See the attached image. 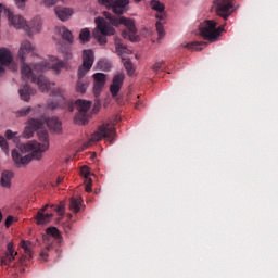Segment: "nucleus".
<instances>
[{
  "label": "nucleus",
  "mask_w": 278,
  "mask_h": 278,
  "mask_svg": "<svg viewBox=\"0 0 278 278\" xmlns=\"http://www.w3.org/2000/svg\"><path fill=\"white\" fill-rule=\"evenodd\" d=\"M45 122L38 118L28 119L27 126L24 129L25 138H31L34 132L37 131L38 141H29L20 144L18 149L12 150V160L16 168L27 166L31 160H42V153L49 150V132L42 129Z\"/></svg>",
  "instance_id": "nucleus-1"
},
{
  "label": "nucleus",
  "mask_w": 278,
  "mask_h": 278,
  "mask_svg": "<svg viewBox=\"0 0 278 278\" xmlns=\"http://www.w3.org/2000/svg\"><path fill=\"white\" fill-rule=\"evenodd\" d=\"M33 51L34 46L31 45V41H22L18 51L22 79L23 81H29L30 79L33 84H37L41 92H49V90H51V86H55V83H50L49 79L43 75H40V73H45L46 71H54V73H60V71L64 68V62L60 61L55 56H52L49 62L42 61L41 63H36L31 70V66L25 63V59L26 55H28V53H33Z\"/></svg>",
  "instance_id": "nucleus-2"
},
{
  "label": "nucleus",
  "mask_w": 278,
  "mask_h": 278,
  "mask_svg": "<svg viewBox=\"0 0 278 278\" xmlns=\"http://www.w3.org/2000/svg\"><path fill=\"white\" fill-rule=\"evenodd\" d=\"M104 16L108 18V21H110L113 27L124 25V27L127 28L126 30L122 31V37L125 40H130V42H136V40H138V37L136 36V34H138V29L136 28V21L125 16H114L110 12H104Z\"/></svg>",
  "instance_id": "nucleus-3"
},
{
  "label": "nucleus",
  "mask_w": 278,
  "mask_h": 278,
  "mask_svg": "<svg viewBox=\"0 0 278 278\" xmlns=\"http://www.w3.org/2000/svg\"><path fill=\"white\" fill-rule=\"evenodd\" d=\"M92 64H94V52L92 50H84L83 65L78 68V81L76 84V91L80 92V94L86 93V90H88V80L84 79V77L92 68Z\"/></svg>",
  "instance_id": "nucleus-4"
},
{
  "label": "nucleus",
  "mask_w": 278,
  "mask_h": 278,
  "mask_svg": "<svg viewBox=\"0 0 278 278\" xmlns=\"http://www.w3.org/2000/svg\"><path fill=\"white\" fill-rule=\"evenodd\" d=\"M8 20L15 29H24L28 36H34V34H38L42 29V21L40 17H36L31 22L27 23L24 16L14 15L11 11Z\"/></svg>",
  "instance_id": "nucleus-5"
},
{
  "label": "nucleus",
  "mask_w": 278,
  "mask_h": 278,
  "mask_svg": "<svg viewBox=\"0 0 278 278\" xmlns=\"http://www.w3.org/2000/svg\"><path fill=\"white\" fill-rule=\"evenodd\" d=\"M223 31H225V26H218V22L214 20H206L200 24V35L208 42H216Z\"/></svg>",
  "instance_id": "nucleus-6"
},
{
  "label": "nucleus",
  "mask_w": 278,
  "mask_h": 278,
  "mask_svg": "<svg viewBox=\"0 0 278 278\" xmlns=\"http://www.w3.org/2000/svg\"><path fill=\"white\" fill-rule=\"evenodd\" d=\"M103 138L104 140H109L111 144L114 142V138H116V128H114V125L106 123L99 126L98 130L91 135L89 142L84 144L85 149L94 144V142H99V140H103Z\"/></svg>",
  "instance_id": "nucleus-7"
},
{
  "label": "nucleus",
  "mask_w": 278,
  "mask_h": 278,
  "mask_svg": "<svg viewBox=\"0 0 278 278\" xmlns=\"http://www.w3.org/2000/svg\"><path fill=\"white\" fill-rule=\"evenodd\" d=\"M94 23L97 29L93 30V37L98 40L99 45H106L108 38L105 36H114L115 29L103 17H96Z\"/></svg>",
  "instance_id": "nucleus-8"
},
{
  "label": "nucleus",
  "mask_w": 278,
  "mask_h": 278,
  "mask_svg": "<svg viewBox=\"0 0 278 278\" xmlns=\"http://www.w3.org/2000/svg\"><path fill=\"white\" fill-rule=\"evenodd\" d=\"M150 8L157 12V14L155 15V18H157L156 31L159 34V38H164V24L162 23V21H166V13L164 12V10H166V7L159 0H151Z\"/></svg>",
  "instance_id": "nucleus-9"
},
{
  "label": "nucleus",
  "mask_w": 278,
  "mask_h": 278,
  "mask_svg": "<svg viewBox=\"0 0 278 278\" xmlns=\"http://www.w3.org/2000/svg\"><path fill=\"white\" fill-rule=\"evenodd\" d=\"M76 106L78 113L74 117V123L76 125H86L88 123V110L92 108V102L79 99L76 101Z\"/></svg>",
  "instance_id": "nucleus-10"
},
{
  "label": "nucleus",
  "mask_w": 278,
  "mask_h": 278,
  "mask_svg": "<svg viewBox=\"0 0 278 278\" xmlns=\"http://www.w3.org/2000/svg\"><path fill=\"white\" fill-rule=\"evenodd\" d=\"M213 9L215 10L217 16L227 21L231 16V10L233 9V2L231 0H214Z\"/></svg>",
  "instance_id": "nucleus-11"
},
{
  "label": "nucleus",
  "mask_w": 278,
  "mask_h": 278,
  "mask_svg": "<svg viewBox=\"0 0 278 278\" xmlns=\"http://www.w3.org/2000/svg\"><path fill=\"white\" fill-rule=\"evenodd\" d=\"M65 92H66V90L64 89V87H59L56 89H52L51 93L59 101L58 102H48L49 110H55L56 108H66L67 102H66V97L64 96Z\"/></svg>",
  "instance_id": "nucleus-12"
},
{
  "label": "nucleus",
  "mask_w": 278,
  "mask_h": 278,
  "mask_svg": "<svg viewBox=\"0 0 278 278\" xmlns=\"http://www.w3.org/2000/svg\"><path fill=\"white\" fill-rule=\"evenodd\" d=\"M93 93L94 97H99L101 92H103V88L105 87L106 76L103 73L93 74Z\"/></svg>",
  "instance_id": "nucleus-13"
},
{
  "label": "nucleus",
  "mask_w": 278,
  "mask_h": 278,
  "mask_svg": "<svg viewBox=\"0 0 278 278\" xmlns=\"http://www.w3.org/2000/svg\"><path fill=\"white\" fill-rule=\"evenodd\" d=\"M125 81V74L119 73L113 77L112 84L110 86V92L113 98L118 97V92H121V88H123V83Z\"/></svg>",
  "instance_id": "nucleus-14"
},
{
  "label": "nucleus",
  "mask_w": 278,
  "mask_h": 278,
  "mask_svg": "<svg viewBox=\"0 0 278 278\" xmlns=\"http://www.w3.org/2000/svg\"><path fill=\"white\" fill-rule=\"evenodd\" d=\"M45 240L48 242H54L58 245L62 244V233L56 227H49L46 230V236H43Z\"/></svg>",
  "instance_id": "nucleus-15"
},
{
  "label": "nucleus",
  "mask_w": 278,
  "mask_h": 278,
  "mask_svg": "<svg viewBox=\"0 0 278 278\" xmlns=\"http://www.w3.org/2000/svg\"><path fill=\"white\" fill-rule=\"evenodd\" d=\"M129 5V0H115L112 2L111 8L114 14H125L127 12V7Z\"/></svg>",
  "instance_id": "nucleus-16"
},
{
  "label": "nucleus",
  "mask_w": 278,
  "mask_h": 278,
  "mask_svg": "<svg viewBox=\"0 0 278 278\" xmlns=\"http://www.w3.org/2000/svg\"><path fill=\"white\" fill-rule=\"evenodd\" d=\"M18 94L22 101H26L27 103H29L31 97L36 94V89H31L29 85H24L23 88L18 89Z\"/></svg>",
  "instance_id": "nucleus-17"
},
{
  "label": "nucleus",
  "mask_w": 278,
  "mask_h": 278,
  "mask_svg": "<svg viewBox=\"0 0 278 278\" xmlns=\"http://www.w3.org/2000/svg\"><path fill=\"white\" fill-rule=\"evenodd\" d=\"M18 255L17 252H14V243L9 242L7 245V253L5 256L1 258L2 264H10L11 262H14V256Z\"/></svg>",
  "instance_id": "nucleus-18"
},
{
  "label": "nucleus",
  "mask_w": 278,
  "mask_h": 278,
  "mask_svg": "<svg viewBox=\"0 0 278 278\" xmlns=\"http://www.w3.org/2000/svg\"><path fill=\"white\" fill-rule=\"evenodd\" d=\"M54 12L60 21H68L73 16V10L64 7H56Z\"/></svg>",
  "instance_id": "nucleus-19"
},
{
  "label": "nucleus",
  "mask_w": 278,
  "mask_h": 278,
  "mask_svg": "<svg viewBox=\"0 0 278 278\" xmlns=\"http://www.w3.org/2000/svg\"><path fill=\"white\" fill-rule=\"evenodd\" d=\"M46 123L51 131H55L56 134L62 131V122L58 117H50L46 119Z\"/></svg>",
  "instance_id": "nucleus-20"
},
{
  "label": "nucleus",
  "mask_w": 278,
  "mask_h": 278,
  "mask_svg": "<svg viewBox=\"0 0 278 278\" xmlns=\"http://www.w3.org/2000/svg\"><path fill=\"white\" fill-rule=\"evenodd\" d=\"M0 64H2V66H9V64H12V53L10 50L5 48L0 49Z\"/></svg>",
  "instance_id": "nucleus-21"
},
{
  "label": "nucleus",
  "mask_w": 278,
  "mask_h": 278,
  "mask_svg": "<svg viewBox=\"0 0 278 278\" xmlns=\"http://www.w3.org/2000/svg\"><path fill=\"white\" fill-rule=\"evenodd\" d=\"M81 203H84V200L81 198H71L70 200V210L74 214H79L81 210Z\"/></svg>",
  "instance_id": "nucleus-22"
},
{
  "label": "nucleus",
  "mask_w": 278,
  "mask_h": 278,
  "mask_svg": "<svg viewBox=\"0 0 278 278\" xmlns=\"http://www.w3.org/2000/svg\"><path fill=\"white\" fill-rule=\"evenodd\" d=\"M115 49H116L117 55H123L125 53H131V51H129V49H127V46H125L123 43V40L118 37L115 38Z\"/></svg>",
  "instance_id": "nucleus-23"
},
{
  "label": "nucleus",
  "mask_w": 278,
  "mask_h": 278,
  "mask_svg": "<svg viewBox=\"0 0 278 278\" xmlns=\"http://www.w3.org/2000/svg\"><path fill=\"white\" fill-rule=\"evenodd\" d=\"M14 177V174L12 172H3L1 176V186L3 188H10L12 186V178Z\"/></svg>",
  "instance_id": "nucleus-24"
},
{
  "label": "nucleus",
  "mask_w": 278,
  "mask_h": 278,
  "mask_svg": "<svg viewBox=\"0 0 278 278\" xmlns=\"http://www.w3.org/2000/svg\"><path fill=\"white\" fill-rule=\"evenodd\" d=\"M34 114V116H38L41 114V111H40V106H37L35 109L28 106L26 109H21L20 111H17V116H27L28 114Z\"/></svg>",
  "instance_id": "nucleus-25"
},
{
  "label": "nucleus",
  "mask_w": 278,
  "mask_h": 278,
  "mask_svg": "<svg viewBox=\"0 0 278 278\" xmlns=\"http://www.w3.org/2000/svg\"><path fill=\"white\" fill-rule=\"evenodd\" d=\"M52 217L53 214H43L42 212H38L36 216L37 225H46V223H49Z\"/></svg>",
  "instance_id": "nucleus-26"
},
{
  "label": "nucleus",
  "mask_w": 278,
  "mask_h": 278,
  "mask_svg": "<svg viewBox=\"0 0 278 278\" xmlns=\"http://www.w3.org/2000/svg\"><path fill=\"white\" fill-rule=\"evenodd\" d=\"M207 43L203 41H193L189 42L186 46H184L186 49H189L191 51H201L203 47H205Z\"/></svg>",
  "instance_id": "nucleus-27"
},
{
  "label": "nucleus",
  "mask_w": 278,
  "mask_h": 278,
  "mask_svg": "<svg viewBox=\"0 0 278 278\" xmlns=\"http://www.w3.org/2000/svg\"><path fill=\"white\" fill-rule=\"evenodd\" d=\"M60 33H61L63 40H66V42H70V45H73V40H74L73 33H71V30H68V28L62 27Z\"/></svg>",
  "instance_id": "nucleus-28"
},
{
  "label": "nucleus",
  "mask_w": 278,
  "mask_h": 278,
  "mask_svg": "<svg viewBox=\"0 0 278 278\" xmlns=\"http://www.w3.org/2000/svg\"><path fill=\"white\" fill-rule=\"evenodd\" d=\"M79 40L83 45H86V42H90V29L83 28L79 34Z\"/></svg>",
  "instance_id": "nucleus-29"
},
{
  "label": "nucleus",
  "mask_w": 278,
  "mask_h": 278,
  "mask_svg": "<svg viewBox=\"0 0 278 278\" xmlns=\"http://www.w3.org/2000/svg\"><path fill=\"white\" fill-rule=\"evenodd\" d=\"M20 247L24 250V253L31 260V242L22 240Z\"/></svg>",
  "instance_id": "nucleus-30"
},
{
  "label": "nucleus",
  "mask_w": 278,
  "mask_h": 278,
  "mask_svg": "<svg viewBox=\"0 0 278 278\" xmlns=\"http://www.w3.org/2000/svg\"><path fill=\"white\" fill-rule=\"evenodd\" d=\"M99 71H110L112 68V63L108 60H100L97 64Z\"/></svg>",
  "instance_id": "nucleus-31"
},
{
  "label": "nucleus",
  "mask_w": 278,
  "mask_h": 278,
  "mask_svg": "<svg viewBox=\"0 0 278 278\" xmlns=\"http://www.w3.org/2000/svg\"><path fill=\"white\" fill-rule=\"evenodd\" d=\"M123 64L127 71V74L134 75V64L131 63V61L129 59H123Z\"/></svg>",
  "instance_id": "nucleus-32"
},
{
  "label": "nucleus",
  "mask_w": 278,
  "mask_h": 278,
  "mask_svg": "<svg viewBox=\"0 0 278 278\" xmlns=\"http://www.w3.org/2000/svg\"><path fill=\"white\" fill-rule=\"evenodd\" d=\"M53 249V243L48 244L46 249L40 253V260H43V262H47V257H49V251Z\"/></svg>",
  "instance_id": "nucleus-33"
},
{
  "label": "nucleus",
  "mask_w": 278,
  "mask_h": 278,
  "mask_svg": "<svg viewBox=\"0 0 278 278\" xmlns=\"http://www.w3.org/2000/svg\"><path fill=\"white\" fill-rule=\"evenodd\" d=\"M80 175L81 177H84L85 181H88V179H92L90 178V168H88V166H83L80 168Z\"/></svg>",
  "instance_id": "nucleus-34"
},
{
  "label": "nucleus",
  "mask_w": 278,
  "mask_h": 278,
  "mask_svg": "<svg viewBox=\"0 0 278 278\" xmlns=\"http://www.w3.org/2000/svg\"><path fill=\"white\" fill-rule=\"evenodd\" d=\"M0 147L2 151L8 155L9 149H8V141L5 140V137L0 135Z\"/></svg>",
  "instance_id": "nucleus-35"
},
{
  "label": "nucleus",
  "mask_w": 278,
  "mask_h": 278,
  "mask_svg": "<svg viewBox=\"0 0 278 278\" xmlns=\"http://www.w3.org/2000/svg\"><path fill=\"white\" fill-rule=\"evenodd\" d=\"M164 64H165L164 61H159L154 63V65L152 66V71H154L155 73L162 71V66H164Z\"/></svg>",
  "instance_id": "nucleus-36"
},
{
  "label": "nucleus",
  "mask_w": 278,
  "mask_h": 278,
  "mask_svg": "<svg viewBox=\"0 0 278 278\" xmlns=\"http://www.w3.org/2000/svg\"><path fill=\"white\" fill-rule=\"evenodd\" d=\"M60 0H43V5L46 8H51L53 5H55V3H58Z\"/></svg>",
  "instance_id": "nucleus-37"
},
{
  "label": "nucleus",
  "mask_w": 278,
  "mask_h": 278,
  "mask_svg": "<svg viewBox=\"0 0 278 278\" xmlns=\"http://www.w3.org/2000/svg\"><path fill=\"white\" fill-rule=\"evenodd\" d=\"M85 184H86V187H85L86 192H92V179L85 180Z\"/></svg>",
  "instance_id": "nucleus-38"
},
{
  "label": "nucleus",
  "mask_w": 278,
  "mask_h": 278,
  "mask_svg": "<svg viewBox=\"0 0 278 278\" xmlns=\"http://www.w3.org/2000/svg\"><path fill=\"white\" fill-rule=\"evenodd\" d=\"M101 5H105V8H112V0H98Z\"/></svg>",
  "instance_id": "nucleus-39"
},
{
  "label": "nucleus",
  "mask_w": 278,
  "mask_h": 278,
  "mask_svg": "<svg viewBox=\"0 0 278 278\" xmlns=\"http://www.w3.org/2000/svg\"><path fill=\"white\" fill-rule=\"evenodd\" d=\"M12 223H14V217L8 216L5 219V227H11Z\"/></svg>",
  "instance_id": "nucleus-40"
},
{
  "label": "nucleus",
  "mask_w": 278,
  "mask_h": 278,
  "mask_svg": "<svg viewBox=\"0 0 278 278\" xmlns=\"http://www.w3.org/2000/svg\"><path fill=\"white\" fill-rule=\"evenodd\" d=\"M5 136L8 140L14 139L15 134L12 130H7Z\"/></svg>",
  "instance_id": "nucleus-41"
},
{
  "label": "nucleus",
  "mask_w": 278,
  "mask_h": 278,
  "mask_svg": "<svg viewBox=\"0 0 278 278\" xmlns=\"http://www.w3.org/2000/svg\"><path fill=\"white\" fill-rule=\"evenodd\" d=\"M27 0H15V3L17 5V8H25V2Z\"/></svg>",
  "instance_id": "nucleus-42"
},
{
  "label": "nucleus",
  "mask_w": 278,
  "mask_h": 278,
  "mask_svg": "<svg viewBox=\"0 0 278 278\" xmlns=\"http://www.w3.org/2000/svg\"><path fill=\"white\" fill-rule=\"evenodd\" d=\"M136 110H140V108H144V103L139 101L136 105H135Z\"/></svg>",
  "instance_id": "nucleus-43"
},
{
  "label": "nucleus",
  "mask_w": 278,
  "mask_h": 278,
  "mask_svg": "<svg viewBox=\"0 0 278 278\" xmlns=\"http://www.w3.org/2000/svg\"><path fill=\"white\" fill-rule=\"evenodd\" d=\"M62 181H64V177L59 176L56 179V184L60 186V184H62Z\"/></svg>",
  "instance_id": "nucleus-44"
},
{
  "label": "nucleus",
  "mask_w": 278,
  "mask_h": 278,
  "mask_svg": "<svg viewBox=\"0 0 278 278\" xmlns=\"http://www.w3.org/2000/svg\"><path fill=\"white\" fill-rule=\"evenodd\" d=\"M3 73H5V68H3V65H0V77L3 75Z\"/></svg>",
  "instance_id": "nucleus-45"
},
{
  "label": "nucleus",
  "mask_w": 278,
  "mask_h": 278,
  "mask_svg": "<svg viewBox=\"0 0 278 278\" xmlns=\"http://www.w3.org/2000/svg\"><path fill=\"white\" fill-rule=\"evenodd\" d=\"M49 207V205L48 204H46L39 212H41V214H42V212H47V208Z\"/></svg>",
  "instance_id": "nucleus-46"
},
{
  "label": "nucleus",
  "mask_w": 278,
  "mask_h": 278,
  "mask_svg": "<svg viewBox=\"0 0 278 278\" xmlns=\"http://www.w3.org/2000/svg\"><path fill=\"white\" fill-rule=\"evenodd\" d=\"M59 212H64V207L60 206Z\"/></svg>",
  "instance_id": "nucleus-47"
},
{
  "label": "nucleus",
  "mask_w": 278,
  "mask_h": 278,
  "mask_svg": "<svg viewBox=\"0 0 278 278\" xmlns=\"http://www.w3.org/2000/svg\"><path fill=\"white\" fill-rule=\"evenodd\" d=\"M136 3H140L142 0H134Z\"/></svg>",
  "instance_id": "nucleus-48"
},
{
  "label": "nucleus",
  "mask_w": 278,
  "mask_h": 278,
  "mask_svg": "<svg viewBox=\"0 0 278 278\" xmlns=\"http://www.w3.org/2000/svg\"><path fill=\"white\" fill-rule=\"evenodd\" d=\"M72 55L71 54H67V60H71Z\"/></svg>",
  "instance_id": "nucleus-49"
},
{
  "label": "nucleus",
  "mask_w": 278,
  "mask_h": 278,
  "mask_svg": "<svg viewBox=\"0 0 278 278\" xmlns=\"http://www.w3.org/2000/svg\"><path fill=\"white\" fill-rule=\"evenodd\" d=\"M68 218H70V219L73 218V214H68Z\"/></svg>",
  "instance_id": "nucleus-50"
},
{
  "label": "nucleus",
  "mask_w": 278,
  "mask_h": 278,
  "mask_svg": "<svg viewBox=\"0 0 278 278\" xmlns=\"http://www.w3.org/2000/svg\"><path fill=\"white\" fill-rule=\"evenodd\" d=\"M70 110H71V112H73V106L70 105Z\"/></svg>",
  "instance_id": "nucleus-51"
}]
</instances>
